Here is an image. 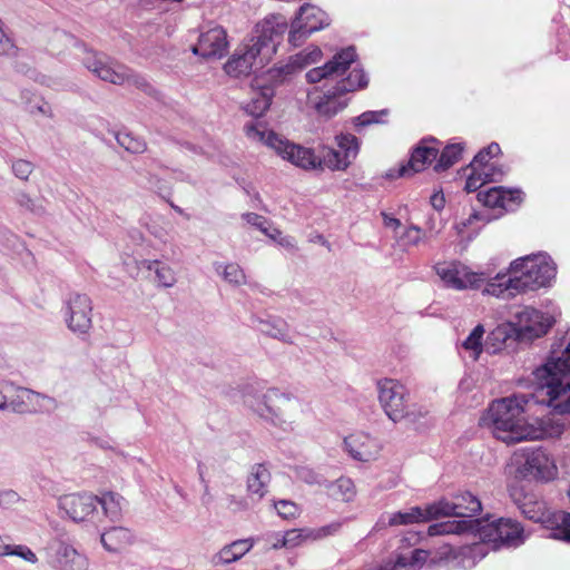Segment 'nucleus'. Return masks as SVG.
I'll use <instances>...</instances> for the list:
<instances>
[{
	"mask_svg": "<svg viewBox=\"0 0 570 570\" xmlns=\"http://www.w3.org/2000/svg\"><path fill=\"white\" fill-rule=\"evenodd\" d=\"M533 375L534 393L497 400L489 407L493 434L507 444L562 434L563 423L547 419L541 424L551 429L537 430L524 424L522 414L530 402L544 404L559 414H570V342L566 346L563 338L554 343L546 363Z\"/></svg>",
	"mask_w": 570,
	"mask_h": 570,
	"instance_id": "f257e3e1",
	"label": "nucleus"
},
{
	"mask_svg": "<svg viewBox=\"0 0 570 570\" xmlns=\"http://www.w3.org/2000/svg\"><path fill=\"white\" fill-rule=\"evenodd\" d=\"M357 55L354 47L342 49L333 56L324 66L313 68L305 75L307 82L316 83L322 80L334 81L335 85L326 89L322 95L308 94V100L320 116L332 118L343 110L347 101L342 99L347 92L365 88L368 79L363 69L353 68L347 77L342 78L356 61Z\"/></svg>",
	"mask_w": 570,
	"mask_h": 570,
	"instance_id": "f03ea898",
	"label": "nucleus"
},
{
	"mask_svg": "<svg viewBox=\"0 0 570 570\" xmlns=\"http://www.w3.org/2000/svg\"><path fill=\"white\" fill-rule=\"evenodd\" d=\"M510 273L498 274L485 284L483 293L509 299L528 291H537L554 278L556 265L546 254H532L513 261Z\"/></svg>",
	"mask_w": 570,
	"mask_h": 570,
	"instance_id": "7ed1b4c3",
	"label": "nucleus"
},
{
	"mask_svg": "<svg viewBox=\"0 0 570 570\" xmlns=\"http://www.w3.org/2000/svg\"><path fill=\"white\" fill-rule=\"evenodd\" d=\"M286 30L287 21L282 14H272L258 22L249 41L225 63L226 73L239 77L263 68L275 55Z\"/></svg>",
	"mask_w": 570,
	"mask_h": 570,
	"instance_id": "20e7f679",
	"label": "nucleus"
},
{
	"mask_svg": "<svg viewBox=\"0 0 570 570\" xmlns=\"http://www.w3.org/2000/svg\"><path fill=\"white\" fill-rule=\"evenodd\" d=\"M432 509L438 512V519L443 517H456L461 520H448L433 523L428 529L430 537L460 535L464 533L476 534L481 531L482 521L474 517L482 510L480 500L470 492L458 494L452 501L442 499L432 503Z\"/></svg>",
	"mask_w": 570,
	"mask_h": 570,
	"instance_id": "39448f33",
	"label": "nucleus"
},
{
	"mask_svg": "<svg viewBox=\"0 0 570 570\" xmlns=\"http://www.w3.org/2000/svg\"><path fill=\"white\" fill-rule=\"evenodd\" d=\"M510 497L524 518L542 523L550 531L549 538L570 543V513L550 511L544 501L534 494L523 493L521 489H511Z\"/></svg>",
	"mask_w": 570,
	"mask_h": 570,
	"instance_id": "423d86ee",
	"label": "nucleus"
},
{
	"mask_svg": "<svg viewBox=\"0 0 570 570\" xmlns=\"http://www.w3.org/2000/svg\"><path fill=\"white\" fill-rule=\"evenodd\" d=\"M552 326V318L542 312L523 307L513 315V321L498 326L491 335L497 341L507 342L514 336L518 341H532L540 337Z\"/></svg>",
	"mask_w": 570,
	"mask_h": 570,
	"instance_id": "0eeeda50",
	"label": "nucleus"
},
{
	"mask_svg": "<svg viewBox=\"0 0 570 570\" xmlns=\"http://www.w3.org/2000/svg\"><path fill=\"white\" fill-rule=\"evenodd\" d=\"M248 137L265 142L272 147L283 159L291 161L296 167L305 170H315L321 168L318 154L312 148L289 142L282 139L274 131L259 130L255 126H246Z\"/></svg>",
	"mask_w": 570,
	"mask_h": 570,
	"instance_id": "6e6552de",
	"label": "nucleus"
},
{
	"mask_svg": "<svg viewBox=\"0 0 570 570\" xmlns=\"http://www.w3.org/2000/svg\"><path fill=\"white\" fill-rule=\"evenodd\" d=\"M83 66L95 76L114 85L146 86V80L126 66L115 63L102 52L88 50L82 58Z\"/></svg>",
	"mask_w": 570,
	"mask_h": 570,
	"instance_id": "1a4fd4ad",
	"label": "nucleus"
},
{
	"mask_svg": "<svg viewBox=\"0 0 570 570\" xmlns=\"http://www.w3.org/2000/svg\"><path fill=\"white\" fill-rule=\"evenodd\" d=\"M83 66L95 76L114 85L146 86V80L126 66L115 63L102 52L88 50L82 58Z\"/></svg>",
	"mask_w": 570,
	"mask_h": 570,
	"instance_id": "9d476101",
	"label": "nucleus"
},
{
	"mask_svg": "<svg viewBox=\"0 0 570 570\" xmlns=\"http://www.w3.org/2000/svg\"><path fill=\"white\" fill-rule=\"evenodd\" d=\"M98 495L90 493H70L59 498L58 507L76 523H90L98 527L100 510Z\"/></svg>",
	"mask_w": 570,
	"mask_h": 570,
	"instance_id": "9b49d317",
	"label": "nucleus"
},
{
	"mask_svg": "<svg viewBox=\"0 0 570 570\" xmlns=\"http://www.w3.org/2000/svg\"><path fill=\"white\" fill-rule=\"evenodd\" d=\"M379 400L390 420L399 422L411 415L409 392L399 381L384 379L377 382Z\"/></svg>",
	"mask_w": 570,
	"mask_h": 570,
	"instance_id": "f8f14e48",
	"label": "nucleus"
},
{
	"mask_svg": "<svg viewBox=\"0 0 570 570\" xmlns=\"http://www.w3.org/2000/svg\"><path fill=\"white\" fill-rule=\"evenodd\" d=\"M330 24V18L318 7L303 4L295 19L288 35V41L294 47L301 46L313 32L324 29Z\"/></svg>",
	"mask_w": 570,
	"mask_h": 570,
	"instance_id": "ddd939ff",
	"label": "nucleus"
},
{
	"mask_svg": "<svg viewBox=\"0 0 570 570\" xmlns=\"http://www.w3.org/2000/svg\"><path fill=\"white\" fill-rule=\"evenodd\" d=\"M296 400L276 387L268 389L252 405L254 411L262 417L271 420L274 424L286 422L289 412L296 407Z\"/></svg>",
	"mask_w": 570,
	"mask_h": 570,
	"instance_id": "4468645a",
	"label": "nucleus"
},
{
	"mask_svg": "<svg viewBox=\"0 0 570 570\" xmlns=\"http://www.w3.org/2000/svg\"><path fill=\"white\" fill-rule=\"evenodd\" d=\"M63 316L72 333L87 335L92 326L91 298L86 294L70 293L65 301Z\"/></svg>",
	"mask_w": 570,
	"mask_h": 570,
	"instance_id": "2eb2a0df",
	"label": "nucleus"
},
{
	"mask_svg": "<svg viewBox=\"0 0 570 570\" xmlns=\"http://www.w3.org/2000/svg\"><path fill=\"white\" fill-rule=\"evenodd\" d=\"M45 554L46 563L52 570H89L88 558L65 541L49 544Z\"/></svg>",
	"mask_w": 570,
	"mask_h": 570,
	"instance_id": "dca6fc26",
	"label": "nucleus"
},
{
	"mask_svg": "<svg viewBox=\"0 0 570 570\" xmlns=\"http://www.w3.org/2000/svg\"><path fill=\"white\" fill-rule=\"evenodd\" d=\"M524 461L518 466V473L525 479L549 481L557 474L553 461L541 448L521 450Z\"/></svg>",
	"mask_w": 570,
	"mask_h": 570,
	"instance_id": "f3484780",
	"label": "nucleus"
},
{
	"mask_svg": "<svg viewBox=\"0 0 570 570\" xmlns=\"http://www.w3.org/2000/svg\"><path fill=\"white\" fill-rule=\"evenodd\" d=\"M434 269L446 287L456 291L479 288L484 281L482 274L470 272L459 262L438 263Z\"/></svg>",
	"mask_w": 570,
	"mask_h": 570,
	"instance_id": "a211bd4d",
	"label": "nucleus"
},
{
	"mask_svg": "<svg viewBox=\"0 0 570 570\" xmlns=\"http://www.w3.org/2000/svg\"><path fill=\"white\" fill-rule=\"evenodd\" d=\"M55 405V399L14 384L11 392L6 393L4 411L9 410L13 413H27L35 411L37 407L51 410Z\"/></svg>",
	"mask_w": 570,
	"mask_h": 570,
	"instance_id": "6ab92c4d",
	"label": "nucleus"
},
{
	"mask_svg": "<svg viewBox=\"0 0 570 570\" xmlns=\"http://www.w3.org/2000/svg\"><path fill=\"white\" fill-rule=\"evenodd\" d=\"M483 527L478 532L480 538H489L493 542H500L508 547H519L525 540L524 530L521 524L509 518H501L491 524Z\"/></svg>",
	"mask_w": 570,
	"mask_h": 570,
	"instance_id": "aec40b11",
	"label": "nucleus"
},
{
	"mask_svg": "<svg viewBox=\"0 0 570 570\" xmlns=\"http://www.w3.org/2000/svg\"><path fill=\"white\" fill-rule=\"evenodd\" d=\"M489 551L485 542H473L462 547H455L453 542L448 541L440 551V557L452 560L458 568L463 570L472 569L481 561Z\"/></svg>",
	"mask_w": 570,
	"mask_h": 570,
	"instance_id": "412c9836",
	"label": "nucleus"
},
{
	"mask_svg": "<svg viewBox=\"0 0 570 570\" xmlns=\"http://www.w3.org/2000/svg\"><path fill=\"white\" fill-rule=\"evenodd\" d=\"M228 41L225 29L220 26L202 32L198 43L191 48L194 55L203 58H222L227 52Z\"/></svg>",
	"mask_w": 570,
	"mask_h": 570,
	"instance_id": "4be33fe9",
	"label": "nucleus"
},
{
	"mask_svg": "<svg viewBox=\"0 0 570 570\" xmlns=\"http://www.w3.org/2000/svg\"><path fill=\"white\" fill-rule=\"evenodd\" d=\"M436 142L435 139L422 140L421 144L413 150L411 158L406 165H402L396 174L390 170L386 176L389 178L405 177L413 173H419L425 168L426 165L434 161L439 155V148L430 145Z\"/></svg>",
	"mask_w": 570,
	"mask_h": 570,
	"instance_id": "5701e85b",
	"label": "nucleus"
},
{
	"mask_svg": "<svg viewBox=\"0 0 570 570\" xmlns=\"http://www.w3.org/2000/svg\"><path fill=\"white\" fill-rule=\"evenodd\" d=\"M344 446L354 460L361 462L374 460L380 452L377 441L364 433L352 434L345 438Z\"/></svg>",
	"mask_w": 570,
	"mask_h": 570,
	"instance_id": "b1692460",
	"label": "nucleus"
},
{
	"mask_svg": "<svg viewBox=\"0 0 570 570\" xmlns=\"http://www.w3.org/2000/svg\"><path fill=\"white\" fill-rule=\"evenodd\" d=\"M253 324L262 334L286 344H293L289 325L283 318L277 316L257 317Z\"/></svg>",
	"mask_w": 570,
	"mask_h": 570,
	"instance_id": "393cba45",
	"label": "nucleus"
},
{
	"mask_svg": "<svg viewBox=\"0 0 570 570\" xmlns=\"http://www.w3.org/2000/svg\"><path fill=\"white\" fill-rule=\"evenodd\" d=\"M438 519V512L432 509V503L425 508L412 507L407 511H397L390 515L389 525H409L420 522H429L430 520Z\"/></svg>",
	"mask_w": 570,
	"mask_h": 570,
	"instance_id": "a878e982",
	"label": "nucleus"
},
{
	"mask_svg": "<svg viewBox=\"0 0 570 570\" xmlns=\"http://www.w3.org/2000/svg\"><path fill=\"white\" fill-rule=\"evenodd\" d=\"M426 558L428 552L425 550L413 549L396 554L394 560L385 562L377 570H420Z\"/></svg>",
	"mask_w": 570,
	"mask_h": 570,
	"instance_id": "bb28decb",
	"label": "nucleus"
},
{
	"mask_svg": "<svg viewBox=\"0 0 570 570\" xmlns=\"http://www.w3.org/2000/svg\"><path fill=\"white\" fill-rule=\"evenodd\" d=\"M271 482V472L263 463L254 464L247 476V491L261 500L266 493Z\"/></svg>",
	"mask_w": 570,
	"mask_h": 570,
	"instance_id": "cd10ccee",
	"label": "nucleus"
},
{
	"mask_svg": "<svg viewBox=\"0 0 570 570\" xmlns=\"http://www.w3.org/2000/svg\"><path fill=\"white\" fill-rule=\"evenodd\" d=\"M254 546L252 539L236 540L219 550L213 558V562L216 566L229 564L239 560L245 556Z\"/></svg>",
	"mask_w": 570,
	"mask_h": 570,
	"instance_id": "c85d7f7f",
	"label": "nucleus"
},
{
	"mask_svg": "<svg viewBox=\"0 0 570 570\" xmlns=\"http://www.w3.org/2000/svg\"><path fill=\"white\" fill-rule=\"evenodd\" d=\"M98 508L100 507V517L104 515L111 522H118L122 517L125 499L112 491L102 492L98 497Z\"/></svg>",
	"mask_w": 570,
	"mask_h": 570,
	"instance_id": "c756f323",
	"label": "nucleus"
},
{
	"mask_svg": "<svg viewBox=\"0 0 570 570\" xmlns=\"http://www.w3.org/2000/svg\"><path fill=\"white\" fill-rule=\"evenodd\" d=\"M131 532L122 527H112L100 535L104 548L110 552H118L131 542Z\"/></svg>",
	"mask_w": 570,
	"mask_h": 570,
	"instance_id": "7c9ffc66",
	"label": "nucleus"
},
{
	"mask_svg": "<svg viewBox=\"0 0 570 570\" xmlns=\"http://www.w3.org/2000/svg\"><path fill=\"white\" fill-rule=\"evenodd\" d=\"M324 488L330 498L341 502H351L356 495L354 482L346 476H341L333 482L326 481Z\"/></svg>",
	"mask_w": 570,
	"mask_h": 570,
	"instance_id": "2f4dec72",
	"label": "nucleus"
},
{
	"mask_svg": "<svg viewBox=\"0 0 570 570\" xmlns=\"http://www.w3.org/2000/svg\"><path fill=\"white\" fill-rule=\"evenodd\" d=\"M274 94L272 86H262L259 91L255 92L250 102L246 105L245 110L254 117L263 116L269 108Z\"/></svg>",
	"mask_w": 570,
	"mask_h": 570,
	"instance_id": "473e14b6",
	"label": "nucleus"
},
{
	"mask_svg": "<svg viewBox=\"0 0 570 570\" xmlns=\"http://www.w3.org/2000/svg\"><path fill=\"white\" fill-rule=\"evenodd\" d=\"M20 98L26 110L31 115H42L53 117L51 106L40 96L29 89L21 90Z\"/></svg>",
	"mask_w": 570,
	"mask_h": 570,
	"instance_id": "72a5a7b5",
	"label": "nucleus"
},
{
	"mask_svg": "<svg viewBox=\"0 0 570 570\" xmlns=\"http://www.w3.org/2000/svg\"><path fill=\"white\" fill-rule=\"evenodd\" d=\"M321 160V168H328L331 170H345L351 164L345 159L340 150L322 146L318 154Z\"/></svg>",
	"mask_w": 570,
	"mask_h": 570,
	"instance_id": "f704fd0d",
	"label": "nucleus"
},
{
	"mask_svg": "<svg viewBox=\"0 0 570 570\" xmlns=\"http://www.w3.org/2000/svg\"><path fill=\"white\" fill-rule=\"evenodd\" d=\"M463 153L462 144H450L443 148L440 154V157L434 165V170L436 173L445 171L450 167H452L459 159Z\"/></svg>",
	"mask_w": 570,
	"mask_h": 570,
	"instance_id": "c9c22d12",
	"label": "nucleus"
},
{
	"mask_svg": "<svg viewBox=\"0 0 570 570\" xmlns=\"http://www.w3.org/2000/svg\"><path fill=\"white\" fill-rule=\"evenodd\" d=\"M117 142L128 153L142 154L147 149V144L144 138L135 136L130 131L121 130L114 132Z\"/></svg>",
	"mask_w": 570,
	"mask_h": 570,
	"instance_id": "e433bc0d",
	"label": "nucleus"
},
{
	"mask_svg": "<svg viewBox=\"0 0 570 570\" xmlns=\"http://www.w3.org/2000/svg\"><path fill=\"white\" fill-rule=\"evenodd\" d=\"M322 50L318 47L307 48L297 55L292 57L291 65H287L285 69H303L312 63L320 61L322 58Z\"/></svg>",
	"mask_w": 570,
	"mask_h": 570,
	"instance_id": "4c0bfd02",
	"label": "nucleus"
},
{
	"mask_svg": "<svg viewBox=\"0 0 570 570\" xmlns=\"http://www.w3.org/2000/svg\"><path fill=\"white\" fill-rule=\"evenodd\" d=\"M147 269H155L159 285L164 287H173L176 283L175 272L167 265L160 264L158 261H144Z\"/></svg>",
	"mask_w": 570,
	"mask_h": 570,
	"instance_id": "58836bf2",
	"label": "nucleus"
},
{
	"mask_svg": "<svg viewBox=\"0 0 570 570\" xmlns=\"http://www.w3.org/2000/svg\"><path fill=\"white\" fill-rule=\"evenodd\" d=\"M484 327L483 325L479 324L476 325L472 332L469 334V336L462 342V347L470 352L471 357L473 361H476L482 353V338L484 335Z\"/></svg>",
	"mask_w": 570,
	"mask_h": 570,
	"instance_id": "ea45409f",
	"label": "nucleus"
},
{
	"mask_svg": "<svg viewBox=\"0 0 570 570\" xmlns=\"http://www.w3.org/2000/svg\"><path fill=\"white\" fill-rule=\"evenodd\" d=\"M337 146L345 159L352 164L358 154V139L352 134H341L336 136Z\"/></svg>",
	"mask_w": 570,
	"mask_h": 570,
	"instance_id": "a19ab883",
	"label": "nucleus"
},
{
	"mask_svg": "<svg viewBox=\"0 0 570 570\" xmlns=\"http://www.w3.org/2000/svg\"><path fill=\"white\" fill-rule=\"evenodd\" d=\"M389 114V109L364 111L353 119V124L355 127H366L375 124H384Z\"/></svg>",
	"mask_w": 570,
	"mask_h": 570,
	"instance_id": "79ce46f5",
	"label": "nucleus"
},
{
	"mask_svg": "<svg viewBox=\"0 0 570 570\" xmlns=\"http://www.w3.org/2000/svg\"><path fill=\"white\" fill-rule=\"evenodd\" d=\"M502 193H503V187L498 186V187L489 188L488 190H480L478 193L476 197H478V200L487 207H490V208L499 207L500 208V202H502V198H503Z\"/></svg>",
	"mask_w": 570,
	"mask_h": 570,
	"instance_id": "37998d69",
	"label": "nucleus"
},
{
	"mask_svg": "<svg viewBox=\"0 0 570 570\" xmlns=\"http://www.w3.org/2000/svg\"><path fill=\"white\" fill-rule=\"evenodd\" d=\"M242 218L247 224L255 226L256 228H258L261 232H263L265 235L269 236L273 239L276 238V235H281V232L276 228H273V232L269 233V229H268L269 223L262 215H258L256 213H245L242 215Z\"/></svg>",
	"mask_w": 570,
	"mask_h": 570,
	"instance_id": "c03bdc74",
	"label": "nucleus"
},
{
	"mask_svg": "<svg viewBox=\"0 0 570 570\" xmlns=\"http://www.w3.org/2000/svg\"><path fill=\"white\" fill-rule=\"evenodd\" d=\"M502 202H500V208L508 212L515 210L523 200V193L520 189H508L503 187Z\"/></svg>",
	"mask_w": 570,
	"mask_h": 570,
	"instance_id": "a18cd8bd",
	"label": "nucleus"
},
{
	"mask_svg": "<svg viewBox=\"0 0 570 570\" xmlns=\"http://www.w3.org/2000/svg\"><path fill=\"white\" fill-rule=\"evenodd\" d=\"M223 277L226 282L239 286L246 283L244 271L238 264L230 263L223 267Z\"/></svg>",
	"mask_w": 570,
	"mask_h": 570,
	"instance_id": "49530a36",
	"label": "nucleus"
},
{
	"mask_svg": "<svg viewBox=\"0 0 570 570\" xmlns=\"http://www.w3.org/2000/svg\"><path fill=\"white\" fill-rule=\"evenodd\" d=\"M296 475L302 482L308 485L325 487L327 481L323 474L307 466L297 469Z\"/></svg>",
	"mask_w": 570,
	"mask_h": 570,
	"instance_id": "de8ad7c7",
	"label": "nucleus"
},
{
	"mask_svg": "<svg viewBox=\"0 0 570 570\" xmlns=\"http://www.w3.org/2000/svg\"><path fill=\"white\" fill-rule=\"evenodd\" d=\"M4 548H6L4 549L6 556L19 557L31 564H35L38 562L37 554L29 547H27L24 544H16V546L6 544Z\"/></svg>",
	"mask_w": 570,
	"mask_h": 570,
	"instance_id": "09e8293b",
	"label": "nucleus"
},
{
	"mask_svg": "<svg viewBox=\"0 0 570 570\" xmlns=\"http://www.w3.org/2000/svg\"><path fill=\"white\" fill-rule=\"evenodd\" d=\"M139 174L146 179L149 189L163 195L167 191L164 180L149 169H142Z\"/></svg>",
	"mask_w": 570,
	"mask_h": 570,
	"instance_id": "8fccbe9b",
	"label": "nucleus"
},
{
	"mask_svg": "<svg viewBox=\"0 0 570 570\" xmlns=\"http://www.w3.org/2000/svg\"><path fill=\"white\" fill-rule=\"evenodd\" d=\"M16 203L30 213L41 215L45 209L41 205L37 204L27 193L20 191L16 195Z\"/></svg>",
	"mask_w": 570,
	"mask_h": 570,
	"instance_id": "3c124183",
	"label": "nucleus"
},
{
	"mask_svg": "<svg viewBox=\"0 0 570 570\" xmlns=\"http://www.w3.org/2000/svg\"><path fill=\"white\" fill-rule=\"evenodd\" d=\"M11 169L17 178L28 180L33 171V164L24 159H16L11 164Z\"/></svg>",
	"mask_w": 570,
	"mask_h": 570,
	"instance_id": "603ef678",
	"label": "nucleus"
},
{
	"mask_svg": "<svg viewBox=\"0 0 570 570\" xmlns=\"http://www.w3.org/2000/svg\"><path fill=\"white\" fill-rule=\"evenodd\" d=\"M422 229L415 225L407 227L401 236L403 246H416L422 240Z\"/></svg>",
	"mask_w": 570,
	"mask_h": 570,
	"instance_id": "864d4df0",
	"label": "nucleus"
},
{
	"mask_svg": "<svg viewBox=\"0 0 570 570\" xmlns=\"http://www.w3.org/2000/svg\"><path fill=\"white\" fill-rule=\"evenodd\" d=\"M278 515L283 519H292L298 514V507L289 500H279L274 504Z\"/></svg>",
	"mask_w": 570,
	"mask_h": 570,
	"instance_id": "5fc2aeb1",
	"label": "nucleus"
},
{
	"mask_svg": "<svg viewBox=\"0 0 570 570\" xmlns=\"http://www.w3.org/2000/svg\"><path fill=\"white\" fill-rule=\"evenodd\" d=\"M481 170L471 169V174L468 176L464 189L468 193L479 190L484 184L488 183L485 177L481 175Z\"/></svg>",
	"mask_w": 570,
	"mask_h": 570,
	"instance_id": "6e6d98bb",
	"label": "nucleus"
},
{
	"mask_svg": "<svg viewBox=\"0 0 570 570\" xmlns=\"http://www.w3.org/2000/svg\"><path fill=\"white\" fill-rule=\"evenodd\" d=\"M481 175L485 177L488 183L499 181L505 175V169L502 166L488 164L485 167L482 168Z\"/></svg>",
	"mask_w": 570,
	"mask_h": 570,
	"instance_id": "4d7b16f0",
	"label": "nucleus"
},
{
	"mask_svg": "<svg viewBox=\"0 0 570 570\" xmlns=\"http://www.w3.org/2000/svg\"><path fill=\"white\" fill-rule=\"evenodd\" d=\"M301 533L298 530L287 531L281 539V544H273L274 549L278 548H293L299 543Z\"/></svg>",
	"mask_w": 570,
	"mask_h": 570,
	"instance_id": "13d9d810",
	"label": "nucleus"
},
{
	"mask_svg": "<svg viewBox=\"0 0 570 570\" xmlns=\"http://www.w3.org/2000/svg\"><path fill=\"white\" fill-rule=\"evenodd\" d=\"M20 497L13 490H4L0 492V507L4 509H9L19 502Z\"/></svg>",
	"mask_w": 570,
	"mask_h": 570,
	"instance_id": "bf43d9fd",
	"label": "nucleus"
},
{
	"mask_svg": "<svg viewBox=\"0 0 570 570\" xmlns=\"http://www.w3.org/2000/svg\"><path fill=\"white\" fill-rule=\"evenodd\" d=\"M490 163V157L487 156V153L482 149L474 156L473 160L470 163V169L481 170Z\"/></svg>",
	"mask_w": 570,
	"mask_h": 570,
	"instance_id": "052dcab7",
	"label": "nucleus"
},
{
	"mask_svg": "<svg viewBox=\"0 0 570 570\" xmlns=\"http://www.w3.org/2000/svg\"><path fill=\"white\" fill-rule=\"evenodd\" d=\"M13 383L10 381H0V411H4L6 393L11 392Z\"/></svg>",
	"mask_w": 570,
	"mask_h": 570,
	"instance_id": "680f3d73",
	"label": "nucleus"
},
{
	"mask_svg": "<svg viewBox=\"0 0 570 570\" xmlns=\"http://www.w3.org/2000/svg\"><path fill=\"white\" fill-rule=\"evenodd\" d=\"M430 203L435 210H442L445 205L444 195L442 193H434L430 198Z\"/></svg>",
	"mask_w": 570,
	"mask_h": 570,
	"instance_id": "e2e57ef3",
	"label": "nucleus"
},
{
	"mask_svg": "<svg viewBox=\"0 0 570 570\" xmlns=\"http://www.w3.org/2000/svg\"><path fill=\"white\" fill-rule=\"evenodd\" d=\"M228 500H229V507L234 510L247 509V502L244 499H237L234 495H229Z\"/></svg>",
	"mask_w": 570,
	"mask_h": 570,
	"instance_id": "0e129e2a",
	"label": "nucleus"
},
{
	"mask_svg": "<svg viewBox=\"0 0 570 570\" xmlns=\"http://www.w3.org/2000/svg\"><path fill=\"white\" fill-rule=\"evenodd\" d=\"M382 216H383V223H384L385 227L396 229L401 226L400 219L392 217V216L387 215L386 213H382Z\"/></svg>",
	"mask_w": 570,
	"mask_h": 570,
	"instance_id": "69168bd1",
	"label": "nucleus"
},
{
	"mask_svg": "<svg viewBox=\"0 0 570 570\" xmlns=\"http://www.w3.org/2000/svg\"><path fill=\"white\" fill-rule=\"evenodd\" d=\"M482 150L485 151L487 156L490 157V159H491L494 156L500 154L501 148H500L499 144L491 142L488 147L483 148Z\"/></svg>",
	"mask_w": 570,
	"mask_h": 570,
	"instance_id": "338daca9",
	"label": "nucleus"
},
{
	"mask_svg": "<svg viewBox=\"0 0 570 570\" xmlns=\"http://www.w3.org/2000/svg\"><path fill=\"white\" fill-rule=\"evenodd\" d=\"M197 470H198L199 481L204 484L205 492L207 493L208 492V484H207V481L205 479L203 463H200V462L198 463Z\"/></svg>",
	"mask_w": 570,
	"mask_h": 570,
	"instance_id": "774afa93",
	"label": "nucleus"
}]
</instances>
